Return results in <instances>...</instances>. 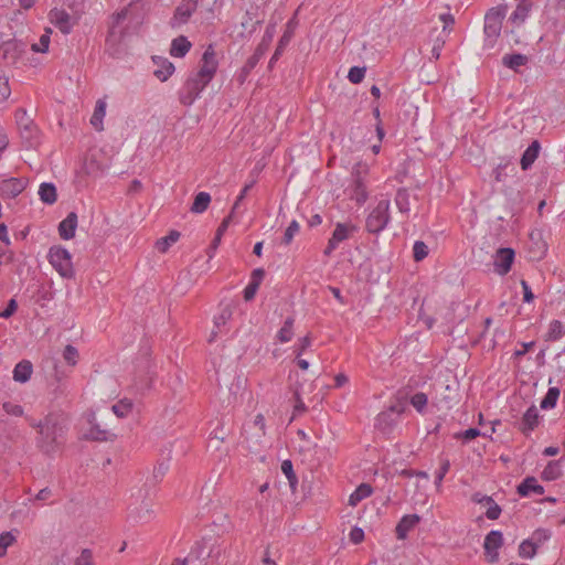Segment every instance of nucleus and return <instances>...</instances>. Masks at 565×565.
<instances>
[{
  "instance_id": "1",
  "label": "nucleus",
  "mask_w": 565,
  "mask_h": 565,
  "mask_svg": "<svg viewBox=\"0 0 565 565\" xmlns=\"http://www.w3.org/2000/svg\"><path fill=\"white\" fill-rule=\"evenodd\" d=\"M217 70L215 52L210 45L203 53L202 64L198 72L191 73L180 88L179 102L184 106H191L213 79Z\"/></svg>"
},
{
  "instance_id": "51",
  "label": "nucleus",
  "mask_w": 565,
  "mask_h": 565,
  "mask_svg": "<svg viewBox=\"0 0 565 565\" xmlns=\"http://www.w3.org/2000/svg\"><path fill=\"white\" fill-rule=\"evenodd\" d=\"M63 358L70 365H75L78 358V351L75 347L68 344L63 351Z\"/></svg>"
},
{
  "instance_id": "35",
  "label": "nucleus",
  "mask_w": 565,
  "mask_h": 565,
  "mask_svg": "<svg viewBox=\"0 0 565 565\" xmlns=\"http://www.w3.org/2000/svg\"><path fill=\"white\" fill-rule=\"evenodd\" d=\"M530 9H531L530 4H527L525 2L519 3L518 7L515 8V10L512 12L510 20L514 24H518V25L523 23L526 20V18L529 17Z\"/></svg>"
},
{
  "instance_id": "41",
  "label": "nucleus",
  "mask_w": 565,
  "mask_h": 565,
  "mask_svg": "<svg viewBox=\"0 0 565 565\" xmlns=\"http://www.w3.org/2000/svg\"><path fill=\"white\" fill-rule=\"evenodd\" d=\"M439 462L440 466L438 470L435 472V486L437 490H440L444 478L450 469V461L447 458H440Z\"/></svg>"
},
{
  "instance_id": "15",
  "label": "nucleus",
  "mask_w": 565,
  "mask_h": 565,
  "mask_svg": "<svg viewBox=\"0 0 565 565\" xmlns=\"http://www.w3.org/2000/svg\"><path fill=\"white\" fill-rule=\"evenodd\" d=\"M232 316L233 306L231 303L222 306L218 315L214 317V329L211 332L210 342L215 340L218 332H222V328L232 319Z\"/></svg>"
},
{
  "instance_id": "50",
  "label": "nucleus",
  "mask_w": 565,
  "mask_h": 565,
  "mask_svg": "<svg viewBox=\"0 0 565 565\" xmlns=\"http://www.w3.org/2000/svg\"><path fill=\"white\" fill-rule=\"evenodd\" d=\"M290 39H291V33L290 32H285L282 34V36L279 40L278 46H277L274 55L270 58V64H273L275 61L278 60V57L281 54L284 47L289 43Z\"/></svg>"
},
{
  "instance_id": "42",
  "label": "nucleus",
  "mask_w": 565,
  "mask_h": 565,
  "mask_svg": "<svg viewBox=\"0 0 565 565\" xmlns=\"http://www.w3.org/2000/svg\"><path fill=\"white\" fill-rule=\"evenodd\" d=\"M180 237V233L177 231H171L167 236L160 238L157 242V248L161 253H166L169 247L174 244Z\"/></svg>"
},
{
  "instance_id": "13",
  "label": "nucleus",
  "mask_w": 565,
  "mask_h": 565,
  "mask_svg": "<svg viewBox=\"0 0 565 565\" xmlns=\"http://www.w3.org/2000/svg\"><path fill=\"white\" fill-rule=\"evenodd\" d=\"M471 500H472V502H475L477 504H482V505L487 507L486 516L489 520L499 519L502 510H501L500 505L495 503V501L492 499V497L482 494L481 492H476L472 494Z\"/></svg>"
},
{
  "instance_id": "6",
  "label": "nucleus",
  "mask_w": 565,
  "mask_h": 565,
  "mask_svg": "<svg viewBox=\"0 0 565 565\" xmlns=\"http://www.w3.org/2000/svg\"><path fill=\"white\" fill-rule=\"evenodd\" d=\"M50 264L63 277L72 278L74 268L72 264L71 253L62 246H52L47 255Z\"/></svg>"
},
{
  "instance_id": "36",
  "label": "nucleus",
  "mask_w": 565,
  "mask_h": 565,
  "mask_svg": "<svg viewBox=\"0 0 565 565\" xmlns=\"http://www.w3.org/2000/svg\"><path fill=\"white\" fill-rule=\"evenodd\" d=\"M561 465L559 461L553 460L547 463L542 472V478L546 481L556 480L561 476Z\"/></svg>"
},
{
  "instance_id": "48",
  "label": "nucleus",
  "mask_w": 565,
  "mask_h": 565,
  "mask_svg": "<svg viewBox=\"0 0 565 565\" xmlns=\"http://www.w3.org/2000/svg\"><path fill=\"white\" fill-rule=\"evenodd\" d=\"M365 72H366L365 67L352 66L349 70L348 79L353 84H359L363 81V78L365 76Z\"/></svg>"
},
{
  "instance_id": "16",
  "label": "nucleus",
  "mask_w": 565,
  "mask_h": 565,
  "mask_svg": "<svg viewBox=\"0 0 565 565\" xmlns=\"http://www.w3.org/2000/svg\"><path fill=\"white\" fill-rule=\"evenodd\" d=\"M24 189V180L18 178H10L3 180L0 184L1 194L9 199L17 198Z\"/></svg>"
},
{
  "instance_id": "45",
  "label": "nucleus",
  "mask_w": 565,
  "mask_h": 565,
  "mask_svg": "<svg viewBox=\"0 0 565 565\" xmlns=\"http://www.w3.org/2000/svg\"><path fill=\"white\" fill-rule=\"evenodd\" d=\"M428 246L423 241H416L413 245V257L416 262H422L428 256Z\"/></svg>"
},
{
  "instance_id": "10",
  "label": "nucleus",
  "mask_w": 565,
  "mask_h": 565,
  "mask_svg": "<svg viewBox=\"0 0 565 565\" xmlns=\"http://www.w3.org/2000/svg\"><path fill=\"white\" fill-rule=\"evenodd\" d=\"M503 544V535L498 530L490 531L483 542L484 554L490 563H497L499 561V548Z\"/></svg>"
},
{
  "instance_id": "39",
  "label": "nucleus",
  "mask_w": 565,
  "mask_h": 565,
  "mask_svg": "<svg viewBox=\"0 0 565 565\" xmlns=\"http://www.w3.org/2000/svg\"><path fill=\"white\" fill-rule=\"evenodd\" d=\"M281 471L288 479L291 491L295 492L298 484V478L294 472L292 462L290 460H284L281 463Z\"/></svg>"
},
{
  "instance_id": "46",
  "label": "nucleus",
  "mask_w": 565,
  "mask_h": 565,
  "mask_svg": "<svg viewBox=\"0 0 565 565\" xmlns=\"http://www.w3.org/2000/svg\"><path fill=\"white\" fill-rule=\"evenodd\" d=\"M15 541V536L11 531L0 534V557L4 556L9 546Z\"/></svg>"
},
{
  "instance_id": "19",
  "label": "nucleus",
  "mask_w": 565,
  "mask_h": 565,
  "mask_svg": "<svg viewBox=\"0 0 565 565\" xmlns=\"http://www.w3.org/2000/svg\"><path fill=\"white\" fill-rule=\"evenodd\" d=\"M77 227V214L70 212L67 216L58 224V234L62 239L68 241L75 236Z\"/></svg>"
},
{
  "instance_id": "24",
  "label": "nucleus",
  "mask_w": 565,
  "mask_h": 565,
  "mask_svg": "<svg viewBox=\"0 0 565 565\" xmlns=\"http://www.w3.org/2000/svg\"><path fill=\"white\" fill-rule=\"evenodd\" d=\"M25 125L29 126H23V128L20 129V135L26 147L33 148L39 145V129L33 121H28Z\"/></svg>"
},
{
  "instance_id": "18",
  "label": "nucleus",
  "mask_w": 565,
  "mask_h": 565,
  "mask_svg": "<svg viewBox=\"0 0 565 565\" xmlns=\"http://www.w3.org/2000/svg\"><path fill=\"white\" fill-rule=\"evenodd\" d=\"M420 522L418 514L404 515L396 525L395 532L398 540H405L409 531H412Z\"/></svg>"
},
{
  "instance_id": "40",
  "label": "nucleus",
  "mask_w": 565,
  "mask_h": 565,
  "mask_svg": "<svg viewBox=\"0 0 565 565\" xmlns=\"http://www.w3.org/2000/svg\"><path fill=\"white\" fill-rule=\"evenodd\" d=\"M537 548L530 539H526L519 545V555L525 559L533 558L536 555Z\"/></svg>"
},
{
  "instance_id": "26",
  "label": "nucleus",
  "mask_w": 565,
  "mask_h": 565,
  "mask_svg": "<svg viewBox=\"0 0 565 565\" xmlns=\"http://www.w3.org/2000/svg\"><path fill=\"white\" fill-rule=\"evenodd\" d=\"M32 371V363L30 361L22 360L14 366L13 379L17 382L25 383L30 380Z\"/></svg>"
},
{
  "instance_id": "53",
  "label": "nucleus",
  "mask_w": 565,
  "mask_h": 565,
  "mask_svg": "<svg viewBox=\"0 0 565 565\" xmlns=\"http://www.w3.org/2000/svg\"><path fill=\"white\" fill-rule=\"evenodd\" d=\"M169 470V465L164 461L162 462H159L154 469H153V473H152V482L153 483H157L159 482L163 476L167 473V471Z\"/></svg>"
},
{
  "instance_id": "7",
  "label": "nucleus",
  "mask_w": 565,
  "mask_h": 565,
  "mask_svg": "<svg viewBox=\"0 0 565 565\" xmlns=\"http://www.w3.org/2000/svg\"><path fill=\"white\" fill-rule=\"evenodd\" d=\"M358 231V226L351 222L337 223L328 245L323 250V255L329 257L339 247V245L349 239L353 233Z\"/></svg>"
},
{
  "instance_id": "58",
  "label": "nucleus",
  "mask_w": 565,
  "mask_h": 565,
  "mask_svg": "<svg viewBox=\"0 0 565 565\" xmlns=\"http://www.w3.org/2000/svg\"><path fill=\"white\" fill-rule=\"evenodd\" d=\"M350 541L354 544H359L361 543L363 540H364V531L359 527V526H354L352 527V530L350 531Z\"/></svg>"
},
{
  "instance_id": "43",
  "label": "nucleus",
  "mask_w": 565,
  "mask_h": 565,
  "mask_svg": "<svg viewBox=\"0 0 565 565\" xmlns=\"http://www.w3.org/2000/svg\"><path fill=\"white\" fill-rule=\"evenodd\" d=\"M551 531L546 529H537L529 537L536 547L542 546L545 542L551 539Z\"/></svg>"
},
{
  "instance_id": "29",
  "label": "nucleus",
  "mask_w": 565,
  "mask_h": 565,
  "mask_svg": "<svg viewBox=\"0 0 565 565\" xmlns=\"http://www.w3.org/2000/svg\"><path fill=\"white\" fill-rule=\"evenodd\" d=\"M527 61V56L521 53L505 54L502 57V64L513 71H518L519 67L525 65Z\"/></svg>"
},
{
  "instance_id": "17",
  "label": "nucleus",
  "mask_w": 565,
  "mask_h": 565,
  "mask_svg": "<svg viewBox=\"0 0 565 565\" xmlns=\"http://www.w3.org/2000/svg\"><path fill=\"white\" fill-rule=\"evenodd\" d=\"M50 20L64 34H68L73 28L71 15L64 10H51Z\"/></svg>"
},
{
  "instance_id": "12",
  "label": "nucleus",
  "mask_w": 565,
  "mask_h": 565,
  "mask_svg": "<svg viewBox=\"0 0 565 565\" xmlns=\"http://www.w3.org/2000/svg\"><path fill=\"white\" fill-rule=\"evenodd\" d=\"M514 250L509 247L499 248L494 256V270L497 274L503 276L511 269L514 260Z\"/></svg>"
},
{
  "instance_id": "33",
  "label": "nucleus",
  "mask_w": 565,
  "mask_h": 565,
  "mask_svg": "<svg viewBox=\"0 0 565 565\" xmlns=\"http://www.w3.org/2000/svg\"><path fill=\"white\" fill-rule=\"evenodd\" d=\"M294 318L288 317L282 327L277 332V339L281 343H287L292 339L294 335Z\"/></svg>"
},
{
  "instance_id": "23",
  "label": "nucleus",
  "mask_w": 565,
  "mask_h": 565,
  "mask_svg": "<svg viewBox=\"0 0 565 565\" xmlns=\"http://www.w3.org/2000/svg\"><path fill=\"white\" fill-rule=\"evenodd\" d=\"M540 149H541V146H540V142L537 140H534L526 149L525 151L523 152L522 157H521V168L523 170H527L532 167V164L534 163V161L537 159L539 157V153H540Z\"/></svg>"
},
{
  "instance_id": "8",
  "label": "nucleus",
  "mask_w": 565,
  "mask_h": 565,
  "mask_svg": "<svg viewBox=\"0 0 565 565\" xmlns=\"http://www.w3.org/2000/svg\"><path fill=\"white\" fill-rule=\"evenodd\" d=\"M504 11L499 8L490 9L484 17V34L490 45L494 43L500 34Z\"/></svg>"
},
{
  "instance_id": "59",
  "label": "nucleus",
  "mask_w": 565,
  "mask_h": 565,
  "mask_svg": "<svg viewBox=\"0 0 565 565\" xmlns=\"http://www.w3.org/2000/svg\"><path fill=\"white\" fill-rule=\"evenodd\" d=\"M17 308L18 303L15 299H10L7 305V308L0 312V317L3 319L10 318L17 311Z\"/></svg>"
},
{
  "instance_id": "4",
  "label": "nucleus",
  "mask_w": 565,
  "mask_h": 565,
  "mask_svg": "<svg viewBox=\"0 0 565 565\" xmlns=\"http://www.w3.org/2000/svg\"><path fill=\"white\" fill-rule=\"evenodd\" d=\"M369 170L367 163L358 162L351 171V182L349 185L350 198L354 200L358 205L364 204L369 198L366 184Z\"/></svg>"
},
{
  "instance_id": "54",
  "label": "nucleus",
  "mask_w": 565,
  "mask_h": 565,
  "mask_svg": "<svg viewBox=\"0 0 565 565\" xmlns=\"http://www.w3.org/2000/svg\"><path fill=\"white\" fill-rule=\"evenodd\" d=\"M312 341L309 335H306L298 340L297 344L295 345V353L297 358H300L301 354L311 345Z\"/></svg>"
},
{
  "instance_id": "14",
  "label": "nucleus",
  "mask_w": 565,
  "mask_h": 565,
  "mask_svg": "<svg viewBox=\"0 0 565 565\" xmlns=\"http://www.w3.org/2000/svg\"><path fill=\"white\" fill-rule=\"evenodd\" d=\"M539 423V409L535 405H532L523 414L519 428L523 434L529 435L531 431L535 429V427H537Z\"/></svg>"
},
{
  "instance_id": "44",
  "label": "nucleus",
  "mask_w": 565,
  "mask_h": 565,
  "mask_svg": "<svg viewBox=\"0 0 565 565\" xmlns=\"http://www.w3.org/2000/svg\"><path fill=\"white\" fill-rule=\"evenodd\" d=\"M428 397L425 393L418 392L411 397L412 406L420 414L425 413Z\"/></svg>"
},
{
  "instance_id": "30",
  "label": "nucleus",
  "mask_w": 565,
  "mask_h": 565,
  "mask_svg": "<svg viewBox=\"0 0 565 565\" xmlns=\"http://www.w3.org/2000/svg\"><path fill=\"white\" fill-rule=\"evenodd\" d=\"M105 115H106V103L103 100H98L96 103L94 113L90 117V124L97 131H102L104 129L103 120H104Z\"/></svg>"
},
{
  "instance_id": "25",
  "label": "nucleus",
  "mask_w": 565,
  "mask_h": 565,
  "mask_svg": "<svg viewBox=\"0 0 565 565\" xmlns=\"http://www.w3.org/2000/svg\"><path fill=\"white\" fill-rule=\"evenodd\" d=\"M191 46V42L185 36H178L172 40L170 54L173 57H183L190 51Z\"/></svg>"
},
{
  "instance_id": "20",
  "label": "nucleus",
  "mask_w": 565,
  "mask_h": 565,
  "mask_svg": "<svg viewBox=\"0 0 565 565\" xmlns=\"http://www.w3.org/2000/svg\"><path fill=\"white\" fill-rule=\"evenodd\" d=\"M516 492L521 497H530L532 493L543 494L544 488L537 483L536 478L526 477L516 488Z\"/></svg>"
},
{
  "instance_id": "21",
  "label": "nucleus",
  "mask_w": 565,
  "mask_h": 565,
  "mask_svg": "<svg viewBox=\"0 0 565 565\" xmlns=\"http://www.w3.org/2000/svg\"><path fill=\"white\" fill-rule=\"evenodd\" d=\"M158 68L153 71V75L161 82H166L174 72V65L167 58L152 57Z\"/></svg>"
},
{
  "instance_id": "5",
  "label": "nucleus",
  "mask_w": 565,
  "mask_h": 565,
  "mask_svg": "<svg viewBox=\"0 0 565 565\" xmlns=\"http://www.w3.org/2000/svg\"><path fill=\"white\" fill-rule=\"evenodd\" d=\"M390 206V200L383 199L370 211L365 220V230L370 234L377 235L387 227L391 221Z\"/></svg>"
},
{
  "instance_id": "27",
  "label": "nucleus",
  "mask_w": 565,
  "mask_h": 565,
  "mask_svg": "<svg viewBox=\"0 0 565 565\" xmlns=\"http://www.w3.org/2000/svg\"><path fill=\"white\" fill-rule=\"evenodd\" d=\"M372 493L373 488L369 483H361L349 497V504L355 507Z\"/></svg>"
},
{
  "instance_id": "64",
  "label": "nucleus",
  "mask_w": 565,
  "mask_h": 565,
  "mask_svg": "<svg viewBox=\"0 0 565 565\" xmlns=\"http://www.w3.org/2000/svg\"><path fill=\"white\" fill-rule=\"evenodd\" d=\"M15 119H17V124H18V127H19V130L23 128V126H26L25 124L28 121H32L28 115H26V111L23 110V109H19L17 110L15 113Z\"/></svg>"
},
{
  "instance_id": "31",
  "label": "nucleus",
  "mask_w": 565,
  "mask_h": 565,
  "mask_svg": "<svg viewBox=\"0 0 565 565\" xmlns=\"http://www.w3.org/2000/svg\"><path fill=\"white\" fill-rule=\"evenodd\" d=\"M39 195L43 203L53 204L56 201V188L53 183L43 182L39 188Z\"/></svg>"
},
{
  "instance_id": "11",
  "label": "nucleus",
  "mask_w": 565,
  "mask_h": 565,
  "mask_svg": "<svg viewBox=\"0 0 565 565\" xmlns=\"http://www.w3.org/2000/svg\"><path fill=\"white\" fill-rule=\"evenodd\" d=\"M25 45L19 40H8L0 45V57L7 64H14L24 53Z\"/></svg>"
},
{
  "instance_id": "38",
  "label": "nucleus",
  "mask_w": 565,
  "mask_h": 565,
  "mask_svg": "<svg viewBox=\"0 0 565 565\" xmlns=\"http://www.w3.org/2000/svg\"><path fill=\"white\" fill-rule=\"evenodd\" d=\"M559 396V390L557 387H550L544 398L541 401L540 407L542 409L554 408Z\"/></svg>"
},
{
  "instance_id": "62",
  "label": "nucleus",
  "mask_w": 565,
  "mask_h": 565,
  "mask_svg": "<svg viewBox=\"0 0 565 565\" xmlns=\"http://www.w3.org/2000/svg\"><path fill=\"white\" fill-rule=\"evenodd\" d=\"M478 436H481V431L478 428H468L459 435L465 441H470Z\"/></svg>"
},
{
  "instance_id": "2",
  "label": "nucleus",
  "mask_w": 565,
  "mask_h": 565,
  "mask_svg": "<svg viewBox=\"0 0 565 565\" xmlns=\"http://www.w3.org/2000/svg\"><path fill=\"white\" fill-rule=\"evenodd\" d=\"M38 429L36 446L45 454H54L65 441L66 422L62 415L49 414L33 423Z\"/></svg>"
},
{
  "instance_id": "63",
  "label": "nucleus",
  "mask_w": 565,
  "mask_h": 565,
  "mask_svg": "<svg viewBox=\"0 0 565 565\" xmlns=\"http://www.w3.org/2000/svg\"><path fill=\"white\" fill-rule=\"evenodd\" d=\"M235 214H232V212L230 213V215L227 217H225L222 223L220 224L217 231H216V238L217 239H221L222 235L226 232L232 218L234 217Z\"/></svg>"
},
{
  "instance_id": "34",
  "label": "nucleus",
  "mask_w": 565,
  "mask_h": 565,
  "mask_svg": "<svg viewBox=\"0 0 565 565\" xmlns=\"http://www.w3.org/2000/svg\"><path fill=\"white\" fill-rule=\"evenodd\" d=\"M395 204L398 211L403 214H407L411 211L409 193L406 189L397 190L395 195Z\"/></svg>"
},
{
  "instance_id": "37",
  "label": "nucleus",
  "mask_w": 565,
  "mask_h": 565,
  "mask_svg": "<svg viewBox=\"0 0 565 565\" xmlns=\"http://www.w3.org/2000/svg\"><path fill=\"white\" fill-rule=\"evenodd\" d=\"M134 404L129 398H122L111 406L117 417L124 418L132 411Z\"/></svg>"
},
{
  "instance_id": "28",
  "label": "nucleus",
  "mask_w": 565,
  "mask_h": 565,
  "mask_svg": "<svg viewBox=\"0 0 565 565\" xmlns=\"http://www.w3.org/2000/svg\"><path fill=\"white\" fill-rule=\"evenodd\" d=\"M211 203V195L207 192H199L193 200L190 211L194 214L205 212Z\"/></svg>"
},
{
  "instance_id": "32",
  "label": "nucleus",
  "mask_w": 565,
  "mask_h": 565,
  "mask_svg": "<svg viewBox=\"0 0 565 565\" xmlns=\"http://www.w3.org/2000/svg\"><path fill=\"white\" fill-rule=\"evenodd\" d=\"M565 334L564 324L559 320L551 321L545 335L546 341H557Z\"/></svg>"
},
{
  "instance_id": "55",
  "label": "nucleus",
  "mask_w": 565,
  "mask_h": 565,
  "mask_svg": "<svg viewBox=\"0 0 565 565\" xmlns=\"http://www.w3.org/2000/svg\"><path fill=\"white\" fill-rule=\"evenodd\" d=\"M253 186H254V182H250V183L246 184V185L242 189L241 193H239V194H238V196L236 198V201H235V203H234V205H233V207H232V214H235V213L238 211V209H239V205H241L242 201L245 199L246 194L248 193V191H249Z\"/></svg>"
},
{
  "instance_id": "22",
  "label": "nucleus",
  "mask_w": 565,
  "mask_h": 565,
  "mask_svg": "<svg viewBox=\"0 0 565 565\" xmlns=\"http://www.w3.org/2000/svg\"><path fill=\"white\" fill-rule=\"evenodd\" d=\"M196 9L189 7L188 4L180 3L174 11V14L171 19V26L178 28L182 24H185Z\"/></svg>"
},
{
  "instance_id": "3",
  "label": "nucleus",
  "mask_w": 565,
  "mask_h": 565,
  "mask_svg": "<svg viewBox=\"0 0 565 565\" xmlns=\"http://www.w3.org/2000/svg\"><path fill=\"white\" fill-rule=\"evenodd\" d=\"M127 18V9L113 15L110 29L105 42V52L114 58H119L124 54V36L125 32L120 24Z\"/></svg>"
},
{
  "instance_id": "47",
  "label": "nucleus",
  "mask_w": 565,
  "mask_h": 565,
  "mask_svg": "<svg viewBox=\"0 0 565 565\" xmlns=\"http://www.w3.org/2000/svg\"><path fill=\"white\" fill-rule=\"evenodd\" d=\"M50 34L51 30H45V33H43L40 36L39 43L32 44V51L39 52V53H45L49 50L50 45Z\"/></svg>"
},
{
  "instance_id": "56",
  "label": "nucleus",
  "mask_w": 565,
  "mask_h": 565,
  "mask_svg": "<svg viewBox=\"0 0 565 565\" xmlns=\"http://www.w3.org/2000/svg\"><path fill=\"white\" fill-rule=\"evenodd\" d=\"M93 554L90 550L85 548L81 555L76 558L75 565H93Z\"/></svg>"
},
{
  "instance_id": "60",
  "label": "nucleus",
  "mask_w": 565,
  "mask_h": 565,
  "mask_svg": "<svg viewBox=\"0 0 565 565\" xmlns=\"http://www.w3.org/2000/svg\"><path fill=\"white\" fill-rule=\"evenodd\" d=\"M3 409L7 414L13 415V416H21L23 414V409L20 405L12 404V403H4Z\"/></svg>"
},
{
  "instance_id": "9",
  "label": "nucleus",
  "mask_w": 565,
  "mask_h": 565,
  "mask_svg": "<svg viewBox=\"0 0 565 565\" xmlns=\"http://www.w3.org/2000/svg\"><path fill=\"white\" fill-rule=\"evenodd\" d=\"M403 413V407L399 405H392L387 409L381 412L375 419V427L384 434L392 431L397 424L399 415Z\"/></svg>"
},
{
  "instance_id": "52",
  "label": "nucleus",
  "mask_w": 565,
  "mask_h": 565,
  "mask_svg": "<svg viewBox=\"0 0 565 565\" xmlns=\"http://www.w3.org/2000/svg\"><path fill=\"white\" fill-rule=\"evenodd\" d=\"M200 558V553L191 551L185 558H175L172 565H196Z\"/></svg>"
},
{
  "instance_id": "61",
  "label": "nucleus",
  "mask_w": 565,
  "mask_h": 565,
  "mask_svg": "<svg viewBox=\"0 0 565 565\" xmlns=\"http://www.w3.org/2000/svg\"><path fill=\"white\" fill-rule=\"evenodd\" d=\"M258 287L259 286H257L256 282H250L249 281V284L244 289V299L246 301L252 300L255 297V295H256V292L258 290Z\"/></svg>"
},
{
  "instance_id": "49",
  "label": "nucleus",
  "mask_w": 565,
  "mask_h": 565,
  "mask_svg": "<svg viewBox=\"0 0 565 565\" xmlns=\"http://www.w3.org/2000/svg\"><path fill=\"white\" fill-rule=\"evenodd\" d=\"M299 223L296 220L291 221L289 226L285 231L282 243L289 245L292 242L295 235L299 232Z\"/></svg>"
},
{
  "instance_id": "57",
  "label": "nucleus",
  "mask_w": 565,
  "mask_h": 565,
  "mask_svg": "<svg viewBox=\"0 0 565 565\" xmlns=\"http://www.w3.org/2000/svg\"><path fill=\"white\" fill-rule=\"evenodd\" d=\"M11 89L9 81L4 76H0V102L6 100L10 96Z\"/></svg>"
}]
</instances>
